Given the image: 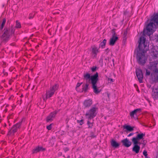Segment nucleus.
Segmentation results:
<instances>
[{"mask_svg":"<svg viewBox=\"0 0 158 158\" xmlns=\"http://www.w3.org/2000/svg\"><path fill=\"white\" fill-rule=\"evenodd\" d=\"M138 48L136 56L137 60L139 64L143 65L147 60L146 53L149 49V44L146 41L145 37H140L139 41Z\"/></svg>","mask_w":158,"mask_h":158,"instance_id":"f257e3e1","label":"nucleus"},{"mask_svg":"<svg viewBox=\"0 0 158 158\" xmlns=\"http://www.w3.org/2000/svg\"><path fill=\"white\" fill-rule=\"evenodd\" d=\"M158 25V14H156L151 20V22L146 26V30L144 31V33L150 36L152 34L156 29V26L154 23Z\"/></svg>","mask_w":158,"mask_h":158,"instance_id":"f03ea898","label":"nucleus"},{"mask_svg":"<svg viewBox=\"0 0 158 158\" xmlns=\"http://www.w3.org/2000/svg\"><path fill=\"white\" fill-rule=\"evenodd\" d=\"M83 77L86 80L90 79L92 87L95 93L97 94L100 92V90L97 88V83L98 80L97 73L91 76H90V74L87 73L84 74Z\"/></svg>","mask_w":158,"mask_h":158,"instance_id":"7ed1b4c3","label":"nucleus"},{"mask_svg":"<svg viewBox=\"0 0 158 158\" xmlns=\"http://www.w3.org/2000/svg\"><path fill=\"white\" fill-rule=\"evenodd\" d=\"M145 135V134L143 133L138 134L136 137L133 138L132 139V141L134 144L132 150L136 153H138L139 152L140 148V147L138 145L139 143L138 141L142 139Z\"/></svg>","mask_w":158,"mask_h":158,"instance_id":"20e7f679","label":"nucleus"},{"mask_svg":"<svg viewBox=\"0 0 158 158\" xmlns=\"http://www.w3.org/2000/svg\"><path fill=\"white\" fill-rule=\"evenodd\" d=\"M14 32V30L12 27L4 29V32L1 37L2 42H6L8 40L10 37Z\"/></svg>","mask_w":158,"mask_h":158,"instance_id":"39448f33","label":"nucleus"},{"mask_svg":"<svg viewBox=\"0 0 158 158\" xmlns=\"http://www.w3.org/2000/svg\"><path fill=\"white\" fill-rule=\"evenodd\" d=\"M98 113V108L95 106H93L86 113L85 115L87 119L90 120L94 118Z\"/></svg>","mask_w":158,"mask_h":158,"instance_id":"423d86ee","label":"nucleus"},{"mask_svg":"<svg viewBox=\"0 0 158 158\" xmlns=\"http://www.w3.org/2000/svg\"><path fill=\"white\" fill-rule=\"evenodd\" d=\"M58 87V85L57 84H55L51 87L49 89L46 93V98L51 97L54 94L55 91L57 89Z\"/></svg>","mask_w":158,"mask_h":158,"instance_id":"0eeeda50","label":"nucleus"},{"mask_svg":"<svg viewBox=\"0 0 158 158\" xmlns=\"http://www.w3.org/2000/svg\"><path fill=\"white\" fill-rule=\"evenodd\" d=\"M22 122L17 123L14 125L8 132V134L9 135H13L17 131L19 128L22 123Z\"/></svg>","mask_w":158,"mask_h":158,"instance_id":"6e6552de","label":"nucleus"},{"mask_svg":"<svg viewBox=\"0 0 158 158\" xmlns=\"http://www.w3.org/2000/svg\"><path fill=\"white\" fill-rule=\"evenodd\" d=\"M135 72L136 76L139 82L142 83L143 78V74L142 70L138 68L136 69Z\"/></svg>","mask_w":158,"mask_h":158,"instance_id":"1a4fd4ad","label":"nucleus"},{"mask_svg":"<svg viewBox=\"0 0 158 158\" xmlns=\"http://www.w3.org/2000/svg\"><path fill=\"white\" fill-rule=\"evenodd\" d=\"M100 52L99 48L95 47L94 46L92 48L91 53L92 57L94 58L97 57V55L98 53Z\"/></svg>","mask_w":158,"mask_h":158,"instance_id":"9d476101","label":"nucleus"},{"mask_svg":"<svg viewBox=\"0 0 158 158\" xmlns=\"http://www.w3.org/2000/svg\"><path fill=\"white\" fill-rule=\"evenodd\" d=\"M92 104V101L90 99L85 100L83 103V105L84 108H88Z\"/></svg>","mask_w":158,"mask_h":158,"instance_id":"9b49d317","label":"nucleus"},{"mask_svg":"<svg viewBox=\"0 0 158 158\" xmlns=\"http://www.w3.org/2000/svg\"><path fill=\"white\" fill-rule=\"evenodd\" d=\"M57 111H55L51 112L50 114L47 117L46 121L48 122L51 121H52L53 118L55 117L56 115L57 114Z\"/></svg>","mask_w":158,"mask_h":158,"instance_id":"f8f14e48","label":"nucleus"},{"mask_svg":"<svg viewBox=\"0 0 158 158\" xmlns=\"http://www.w3.org/2000/svg\"><path fill=\"white\" fill-rule=\"evenodd\" d=\"M115 33L114 32V34L112 35V38L110 39V40L109 44L110 45H114L116 41L118 39V37L116 36H115Z\"/></svg>","mask_w":158,"mask_h":158,"instance_id":"ddd939ff","label":"nucleus"},{"mask_svg":"<svg viewBox=\"0 0 158 158\" xmlns=\"http://www.w3.org/2000/svg\"><path fill=\"white\" fill-rule=\"evenodd\" d=\"M121 142L123 145L127 148L129 147L131 144V142L129 141L127 138H126L122 140L121 141Z\"/></svg>","mask_w":158,"mask_h":158,"instance_id":"4468645a","label":"nucleus"},{"mask_svg":"<svg viewBox=\"0 0 158 158\" xmlns=\"http://www.w3.org/2000/svg\"><path fill=\"white\" fill-rule=\"evenodd\" d=\"M152 95L154 100L158 98V89H153L152 92Z\"/></svg>","mask_w":158,"mask_h":158,"instance_id":"2eb2a0df","label":"nucleus"},{"mask_svg":"<svg viewBox=\"0 0 158 158\" xmlns=\"http://www.w3.org/2000/svg\"><path fill=\"white\" fill-rule=\"evenodd\" d=\"M45 149L41 147L38 146L32 150L33 153H37L41 151H44Z\"/></svg>","mask_w":158,"mask_h":158,"instance_id":"dca6fc26","label":"nucleus"},{"mask_svg":"<svg viewBox=\"0 0 158 158\" xmlns=\"http://www.w3.org/2000/svg\"><path fill=\"white\" fill-rule=\"evenodd\" d=\"M141 110V109L140 108L137 109H135L130 113V115L131 118H134V116L135 115H136V113L139 111H140Z\"/></svg>","mask_w":158,"mask_h":158,"instance_id":"f3484780","label":"nucleus"},{"mask_svg":"<svg viewBox=\"0 0 158 158\" xmlns=\"http://www.w3.org/2000/svg\"><path fill=\"white\" fill-rule=\"evenodd\" d=\"M123 128L129 131H131L134 130V127L128 125L124 126Z\"/></svg>","mask_w":158,"mask_h":158,"instance_id":"a211bd4d","label":"nucleus"},{"mask_svg":"<svg viewBox=\"0 0 158 158\" xmlns=\"http://www.w3.org/2000/svg\"><path fill=\"white\" fill-rule=\"evenodd\" d=\"M111 146L114 148H117L119 145V144L117 143L115 140L112 139L111 141Z\"/></svg>","mask_w":158,"mask_h":158,"instance_id":"6ab92c4d","label":"nucleus"},{"mask_svg":"<svg viewBox=\"0 0 158 158\" xmlns=\"http://www.w3.org/2000/svg\"><path fill=\"white\" fill-rule=\"evenodd\" d=\"M158 54V51L153 49H152L151 52V55L155 57H157Z\"/></svg>","mask_w":158,"mask_h":158,"instance_id":"aec40b11","label":"nucleus"},{"mask_svg":"<svg viewBox=\"0 0 158 158\" xmlns=\"http://www.w3.org/2000/svg\"><path fill=\"white\" fill-rule=\"evenodd\" d=\"M89 85L88 84H86L85 85H82V91L86 92L88 89Z\"/></svg>","mask_w":158,"mask_h":158,"instance_id":"412c9836","label":"nucleus"},{"mask_svg":"<svg viewBox=\"0 0 158 158\" xmlns=\"http://www.w3.org/2000/svg\"><path fill=\"white\" fill-rule=\"evenodd\" d=\"M106 40L105 39H104L103 41L100 43V46H101L102 48H103L106 45Z\"/></svg>","mask_w":158,"mask_h":158,"instance_id":"4be33fe9","label":"nucleus"},{"mask_svg":"<svg viewBox=\"0 0 158 158\" xmlns=\"http://www.w3.org/2000/svg\"><path fill=\"white\" fill-rule=\"evenodd\" d=\"M15 27L16 28H19L21 27V24L17 20L16 21V26Z\"/></svg>","mask_w":158,"mask_h":158,"instance_id":"5701e85b","label":"nucleus"},{"mask_svg":"<svg viewBox=\"0 0 158 158\" xmlns=\"http://www.w3.org/2000/svg\"><path fill=\"white\" fill-rule=\"evenodd\" d=\"M87 124L88 125V128H92L93 126V123L89 122V121H88L87 122Z\"/></svg>","mask_w":158,"mask_h":158,"instance_id":"b1692460","label":"nucleus"},{"mask_svg":"<svg viewBox=\"0 0 158 158\" xmlns=\"http://www.w3.org/2000/svg\"><path fill=\"white\" fill-rule=\"evenodd\" d=\"M34 14H35L34 13L30 14L29 15V17L28 18L29 19H32L34 17Z\"/></svg>","mask_w":158,"mask_h":158,"instance_id":"393cba45","label":"nucleus"},{"mask_svg":"<svg viewBox=\"0 0 158 158\" xmlns=\"http://www.w3.org/2000/svg\"><path fill=\"white\" fill-rule=\"evenodd\" d=\"M52 124H50L49 125L47 126V128L48 130H50L52 128Z\"/></svg>","mask_w":158,"mask_h":158,"instance_id":"a878e982","label":"nucleus"},{"mask_svg":"<svg viewBox=\"0 0 158 158\" xmlns=\"http://www.w3.org/2000/svg\"><path fill=\"white\" fill-rule=\"evenodd\" d=\"M78 123H79L80 125H82L83 123V120H77Z\"/></svg>","mask_w":158,"mask_h":158,"instance_id":"bb28decb","label":"nucleus"},{"mask_svg":"<svg viewBox=\"0 0 158 158\" xmlns=\"http://www.w3.org/2000/svg\"><path fill=\"white\" fill-rule=\"evenodd\" d=\"M4 25H5V24L4 23H2L1 25V26L0 27V30H2V29H3V27L4 26Z\"/></svg>","mask_w":158,"mask_h":158,"instance_id":"cd10ccee","label":"nucleus"},{"mask_svg":"<svg viewBox=\"0 0 158 158\" xmlns=\"http://www.w3.org/2000/svg\"><path fill=\"white\" fill-rule=\"evenodd\" d=\"M143 154L144 156H146L147 155V152L146 151L144 150L143 152Z\"/></svg>","mask_w":158,"mask_h":158,"instance_id":"c85d7f7f","label":"nucleus"},{"mask_svg":"<svg viewBox=\"0 0 158 158\" xmlns=\"http://www.w3.org/2000/svg\"><path fill=\"white\" fill-rule=\"evenodd\" d=\"M150 74V72L148 71L146 69V75H149Z\"/></svg>","mask_w":158,"mask_h":158,"instance_id":"c756f323","label":"nucleus"},{"mask_svg":"<svg viewBox=\"0 0 158 158\" xmlns=\"http://www.w3.org/2000/svg\"><path fill=\"white\" fill-rule=\"evenodd\" d=\"M82 83V82H81V83H77V85H76V88L79 87L81 85Z\"/></svg>","mask_w":158,"mask_h":158,"instance_id":"7c9ffc66","label":"nucleus"},{"mask_svg":"<svg viewBox=\"0 0 158 158\" xmlns=\"http://www.w3.org/2000/svg\"><path fill=\"white\" fill-rule=\"evenodd\" d=\"M108 81H109V82L110 83L113 82V80L112 78H108Z\"/></svg>","mask_w":158,"mask_h":158,"instance_id":"2f4dec72","label":"nucleus"},{"mask_svg":"<svg viewBox=\"0 0 158 158\" xmlns=\"http://www.w3.org/2000/svg\"><path fill=\"white\" fill-rule=\"evenodd\" d=\"M64 150L65 152H66L69 150V149L68 148L66 147L64 148Z\"/></svg>","mask_w":158,"mask_h":158,"instance_id":"473e14b6","label":"nucleus"},{"mask_svg":"<svg viewBox=\"0 0 158 158\" xmlns=\"http://www.w3.org/2000/svg\"><path fill=\"white\" fill-rule=\"evenodd\" d=\"M96 69V67H93L91 68V70H92V71L94 72V71H95Z\"/></svg>","mask_w":158,"mask_h":158,"instance_id":"72a5a7b5","label":"nucleus"},{"mask_svg":"<svg viewBox=\"0 0 158 158\" xmlns=\"http://www.w3.org/2000/svg\"><path fill=\"white\" fill-rule=\"evenodd\" d=\"M134 134V133H131L130 134H129L128 135H127V137H130L131 136H132Z\"/></svg>","mask_w":158,"mask_h":158,"instance_id":"f704fd0d","label":"nucleus"},{"mask_svg":"<svg viewBox=\"0 0 158 158\" xmlns=\"http://www.w3.org/2000/svg\"><path fill=\"white\" fill-rule=\"evenodd\" d=\"M6 20L5 19H3V21L2 22V23H4L5 24V23H6Z\"/></svg>","mask_w":158,"mask_h":158,"instance_id":"c9c22d12","label":"nucleus"},{"mask_svg":"<svg viewBox=\"0 0 158 158\" xmlns=\"http://www.w3.org/2000/svg\"><path fill=\"white\" fill-rule=\"evenodd\" d=\"M155 71L156 73H158V69H156Z\"/></svg>","mask_w":158,"mask_h":158,"instance_id":"e433bc0d","label":"nucleus"},{"mask_svg":"<svg viewBox=\"0 0 158 158\" xmlns=\"http://www.w3.org/2000/svg\"><path fill=\"white\" fill-rule=\"evenodd\" d=\"M157 64V63H154V68H156Z\"/></svg>","mask_w":158,"mask_h":158,"instance_id":"4c0bfd02","label":"nucleus"},{"mask_svg":"<svg viewBox=\"0 0 158 158\" xmlns=\"http://www.w3.org/2000/svg\"><path fill=\"white\" fill-rule=\"evenodd\" d=\"M156 79H157V80H158V75L157 76V77H156Z\"/></svg>","mask_w":158,"mask_h":158,"instance_id":"58836bf2","label":"nucleus"},{"mask_svg":"<svg viewBox=\"0 0 158 158\" xmlns=\"http://www.w3.org/2000/svg\"><path fill=\"white\" fill-rule=\"evenodd\" d=\"M106 50L108 51V50H109V49H108V48H107V49H106Z\"/></svg>","mask_w":158,"mask_h":158,"instance_id":"ea45409f","label":"nucleus"},{"mask_svg":"<svg viewBox=\"0 0 158 158\" xmlns=\"http://www.w3.org/2000/svg\"><path fill=\"white\" fill-rule=\"evenodd\" d=\"M153 64V63H152V64H151V65H152Z\"/></svg>","mask_w":158,"mask_h":158,"instance_id":"a19ab883","label":"nucleus"}]
</instances>
